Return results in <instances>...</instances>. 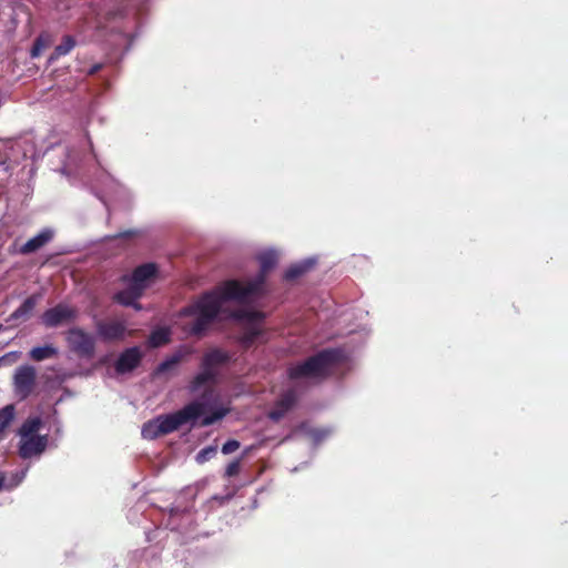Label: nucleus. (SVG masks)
Listing matches in <instances>:
<instances>
[{
    "label": "nucleus",
    "mask_w": 568,
    "mask_h": 568,
    "mask_svg": "<svg viewBox=\"0 0 568 568\" xmlns=\"http://www.w3.org/2000/svg\"><path fill=\"white\" fill-rule=\"evenodd\" d=\"M258 261L260 272L246 285L236 280L226 281L215 291L205 293L199 301L183 308V315L194 316L189 325L191 335L202 336L217 317L224 302L244 301L262 291L267 274L277 263V256L273 252H266L260 255Z\"/></svg>",
    "instance_id": "1"
},
{
    "label": "nucleus",
    "mask_w": 568,
    "mask_h": 568,
    "mask_svg": "<svg viewBox=\"0 0 568 568\" xmlns=\"http://www.w3.org/2000/svg\"><path fill=\"white\" fill-rule=\"evenodd\" d=\"M343 359L344 353L342 349L325 348L288 367L287 376L292 381L306 378L321 382L327 378Z\"/></svg>",
    "instance_id": "2"
},
{
    "label": "nucleus",
    "mask_w": 568,
    "mask_h": 568,
    "mask_svg": "<svg viewBox=\"0 0 568 568\" xmlns=\"http://www.w3.org/2000/svg\"><path fill=\"white\" fill-rule=\"evenodd\" d=\"M207 408V403L202 400H193L178 412L159 415L158 427L160 432H162L164 435H168L178 430L182 425L197 419L206 413Z\"/></svg>",
    "instance_id": "3"
},
{
    "label": "nucleus",
    "mask_w": 568,
    "mask_h": 568,
    "mask_svg": "<svg viewBox=\"0 0 568 568\" xmlns=\"http://www.w3.org/2000/svg\"><path fill=\"white\" fill-rule=\"evenodd\" d=\"M236 320L244 321L245 326L240 336V343L244 348H250L255 342L261 341L264 331L260 327L265 314L260 311H237L232 314Z\"/></svg>",
    "instance_id": "4"
},
{
    "label": "nucleus",
    "mask_w": 568,
    "mask_h": 568,
    "mask_svg": "<svg viewBox=\"0 0 568 568\" xmlns=\"http://www.w3.org/2000/svg\"><path fill=\"white\" fill-rule=\"evenodd\" d=\"M67 341L71 349L81 357H92L95 351L94 337L80 327L70 328Z\"/></svg>",
    "instance_id": "5"
},
{
    "label": "nucleus",
    "mask_w": 568,
    "mask_h": 568,
    "mask_svg": "<svg viewBox=\"0 0 568 568\" xmlns=\"http://www.w3.org/2000/svg\"><path fill=\"white\" fill-rule=\"evenodd\" d=\"M36 369L30 365H23L17 368L13 376V386L16 394L24 399L31 395L36 386Z\"/></svg>",
    "instance_id": "6"
},
{
    "label": "nucleus",
    "mask_w": 568,
    "mask_h": 568,
    "mask_svg": "<svg viewBox=\"0 0 568 568\" xmlns=\"http://www.w3.org/2000/svg\"><path fill=\"white\" fill-rule=\"evenodd\" d=\"M77 317V311L63 304L47 310L42 316V323L47 327H57L64 322L72 321Z\"/></svg>",
    "instance_id": "7"
},
{
    "label": "nucleus",
    "mask_w": 568,
    "mask_h": 568,
    "mask_svg": "<svg viewBox=\"0 0 568 568\" xmlns=\"http://www.w3.org/2000/svg\"><path fill=\"white\" fill-rule=\"evenodd\" d=\"M48 435L29 436L20 438L19 456L22 459H29L33 456L41 455L48 446Z\"/></svg>",
    "instance_id": "8"
},
{
    "label": "nucleus",
    "mask_w": 568,
    "mask_h": 568,
    "mask_svg": "<svg viewBox=\"0 0 568 568\" xmlns=\"http://www.w3.org/2000/svg\"><path fill=\"white\" fill-rule=\"evenodd\" d=\"M97 334L104 342L123 339L126 332L124 323L119 321H97Z\"/></svg>",
    "instance_id": "9"
},
{
    "label": "nucleus",
    "mask_w": 568,
    "mask_h": 568,
    "mask_svg": "<svg viewBox=\"0 0 568 568\" xmlns=\"http://www.w3.org/2000/svg\"><path fill=\"white\" fill-rule=\"evenodd\" d=\"M231 359V355L229 352L214 347L206 351L201 359L200 368H204L205 371H211L215 376H219V369L227 364Z\"/></svg>",
    "instance_id": "10"
},
{
    "label": "nucleus",
    "mask_w": 568,
    "mask_h": 568,
    "mask_svg": "<svg viewBox=\"0 0 568 568\" xmlns=\"http://www.w3.org/2000/svg\"><path fill=\"white\" fill-rule=\"evenodd\" d=\"M140 347L133 346L124 349L114 363V369L118 374H126L135 369L142 361Z\"/></svg>",
    "instance_id": "11"
},
{
    "label": "nucleus",
    "mask_w": 568,
    "mask_h": 568,
    "mask_svg": "<svg viewBox=\"0 0 568 568\" xmlns=\"http://www.w3.org/2000/svg\"><path fill=\"white\" fill-rule=\"evenodd\" d=\"M297 396L294 389H288L275 402L274 407L268 413V418L273 422L281 420L296 404Z\"/></svg>",
    "instance_id": "12"
},
{
    "label": "nucleus",
    "mask_w": 568,
    "mask_h": 568,
    "mask_svg": "<svg viewBox=\"0 0 568 568\" xmlns=\"http://www.w3.org/2000/svg\"><path fill=\"white\" fill-rule=\"evenodd\" d=\"M158 273V267L154 263H145L134 268L130 283L132 285H138L141 287V291L144 292L148 287V282L155 277Z\"/></svg>",
    "instance_id": "13"
},
{
    "label": "nucleus",
    "mask_w": 568,
    "mask_h": 568,
    "mask_svg": "<svg viewBox=\"0 0 568 568\" xmlns=\"http://www.w3.org/2000/svg\"><path fill=\"white\" fill-rule=\"evenodd\" d=\"M53 231L50 229H43L39 234L27 241L18 252L22 255H29L42 248L53 239Z\"/></svg>",
    "instance_id": "14"
},
{
    "label": "nucleus",
    "mask_w": 568,
    "mask_h": 568,
    "mask_svg": "<svg viewBox=\"0 0 568 568\" xmlns=\"http://www.w3.org/2000/svg\"><path fill=\"white\" fill-rule=\"evenodd\" d=\"M40 295L32 294L24 300V302L10 314L9 321H27L30 318L33 310L36 308Z\"/></svg>",
    "instance_id": "15"
},
{
    "label": "nucleus",
    "mask_w": 568,
    "mask_h": 568,
    "mask_svg": "<svg viewBox=\"0 0 568 568\" xmlns=\"http://www.w3.org/2000/svg\"><path fill=\"white\" fill-rule=\"evenodd\" d=\"M142 295L143 292L141 291V287L130 283L129 287L113 295V301L120 305L130 306L133 305Z\"/></svg>",
    "instance_id": "16"
},
{
    "label": "nucleus",
    "mask_w": 568,
    "mask_h": 568,
    "mask_svg": "<svg viewBox=\"0 0 568 568\" xmlns=\"http://www.w3.org/2000/svg\"><path fill=\"white\" fill-rule=\"evenodd\" d=\"M217 377L214 373H211V371H205L204 368H201V372L197 373L192 381L189 384V390L191 393H196L200 390L202 386L209 383H215Z\"/></svg>",
    "instance_id": "17"
},
{
    "label": "nucleus",
    "mask_w": 568,
    "mask_h": 568,
    "mask_svg": "<svg viewBox=\"0 0 568 568\" xmlns=\"http://www.w3.org/2000/svg\"><path fill=\"white\" fill-rule=\"evenodd\" d=\"M42 419L38 416L27 418L18 430L20 438L39 436L38 432L42 427Z\"/></svg>",
    "instance_id": "18"
},
{
    "label": "nucleus",
    "mask_w": 568,
    "mask_h": 568,
    "mask_svg": "<svg viewBox=\"0 0 568 568\" xmlns=\"http://www.w3.org/2000/svg\"><path fill=\"white\" fill-rule=\"evenodd\" d=\"M185 355L186 354L181 351L174 353L171 357L166 358L165 361L158 365L153 375L160 376L169 371L174 369L183 361Z\"/></svg>",
    "instance_id": "19"
},
{
    "label": "nucleus",
    "mask_w": 568,
    "mask_h": 568,
    "mask_svg": "<svg viewBox=\"0 0 568 568\" xmlns=\"http://www.w3.org/2000/svg\"><path fill=\"white\" fill-rule=\"evenodd\" d=\"M16 418L14 404L6 405L0 408V440L4 438L6 429L11 425Z\"/></svg>",
    "instance_id": "20"
},
{
    "label": "nucleus",
    "mask_w": 568,
    "mask_h": 568,
    "mask_svg": "<svg viewBox=\"0 0 568 568\" xmlns=\"http://www.w3.org/2000/svg\"><path fill=\"white\" fill-rule=\"evenodd\" d=\"M312 266L313 262L311 261H303L301 263L291 265L284 273V280L287 282L297 280L306 272H308L312 268Z\"/></svg>",
    "instance_id": "21"
},
{
    "label": "nucleus",
    "mask_w": 568,
    "mask_h": 568,
    "mask_svg": "<svg viewBox=\"0 0 568 568\" xmlns=\"http://www.w3.org/2000/svg\"><path fill=\"white\" fill-rule=\"evenodd\" d=\"M57 354H58V349L54 346L44 345V346L33 347L30 351L29 356L33 361L41 362V361H44L48 358H52V357L57 356Z\"/></svg>",
    "instance_id": "22"
},
{
    "label": "nucleus",
    "mask_w": 568,
    "mask_h": 568,
    "mask_svg": "<svg viewBox=\"0 0 568 568\" xmlns=\"http://www.w3.org/2000/svg\"><path fill=\"white\" fill-rule=\"evenodd\" d=\"M170 342V331L168 328H156L149 336L151 347H160Z\"/></svg>",
    "instance_id": "23"
},
{
    "label": "nucleus",
    "mask_w": 568,
    "mask_h": 568,
    "mask_svg": "<svg viewBox=\"0 0 568 568\" xmlns=\"http://www.w3.org/2000/svg\"><path fill=\"white\" fill-rule=\"evenodd\" d=\"M159 419L158 417L146 422L142 426V437L149 440L155 439L158 437L164 436L162 432L159 429Z\"/></svg>",
    "instance_id": "24"
},
{
    "label": "nucleus",
    "mask_w": 568,
    "mask_h": 568,
    "mask_svg": "<svg viewBox=\"0 0 568 568\" xmlns=\"http://www.w3.org/2000/svg\"><path fill=\"white\" fill-rule=\"evenodd\" d=\"M77 41L72 36H64L61 42L55 47L54 53L57 57L67 55L75 47Z\"/></svg>",
    "instance_id": "25"
},
{
    "label": "nucleus",
    "mask_w": 568,
    "mask_h": 568,
    "mask_svg": "<svg viewBox=\"0 0 568 568\" xmlns=\"http://www.w3.org/2000/svg\"><path fill=\"white\" fill-rule=\"evenodd\" d=\"M227 414V409L219 408L214 410L212 414L206 415L201 420V426L206 427L213 425L214 423L221 420Z\"/></svg>",
    "instance_id": "26"
},
{
    "label": "nucleus",
    "mask_w": 568,
    "mask_h": 568,
    "mask_svg": "<svg viewBox=\"0 0 568 568\" xmlns=\"http://www.w3.org/2000/svg\"><path fill=\"white\" fill-rule=\"evenodd\" d=\"M217 453L216 446H207L201 449L196 455V462L203 464L213 458Z\"/></svg>",
    "instance_id": "27"
},
{
    "label": "nucleus",
    "mask_w": 568,
    "mask_h": 568,
    "mask_svg": "<svg viewBox=\"0 0 568 568\" xmlns=\"http://www.w3.org/2000/svg\"><path fill=\"white\" fill-rule=\"evenodd\" d=\"M240 469H241V459L239 458V459L231 462L227 465L224 475L227 478L234 477V476L239 475Z\"/></svg>",
    "instance_id": "28"
},
{
    "label": "nucleus",
    "mask_w": 568,
    "mask_h": 568,
    "mask_svg": "<svg viewBox=\"0 0 568 568\" xmlns=\"http://www.w3.org/2000/svg\"><path fill=\"white\" fill-rule=\"evenodd\" d=\"M241 444L239 440L236 439H230L227 440L226 443L223 444L222 446V453L224 455H229V454H232L234 453L235 450H237L240 448Z\"/></svg>",
    "instance_id": "29"
},
{
    "label": "nucleus",
    "mask_w": 568,
    "mask_h": 568,
    "mask_svg": "<svg viewBox=\"0 0 568 568\" xmlns=\"http://www.w3.org/2000/svg\"><path fill=\"white\" fill-rule=\"evenodd\" d=\"M43 48H44V44H43L42 40L40 38H38L32 45L31 55L38 57L41 53V51L43 50Z\"/></svg>",
    "instance_id": "30"
},
{
    "label": "nucleus",
    "mask_w": 568,
    "mask_h": 568,
    "mask_svg": "<svg viewBox=\"0 0 568 568\" xmlns=\"http://www.w3.org/2000/svg\"><path fill=\"white\" fill-rule=\"evenodd\" d=\"M103 68V64L102 63H95L93 64L89 71H88V74L89 75H93V74H97L101 69Z\"/></svg>",
    "instance_id": "31"
},
{
    "label": "nucleus",
    "mask_w": 568,
    "mask_h": 568,
    "mask_svg": "<svg viewBox=\"0 0 568 568\" xmlns=\"http://www.w3.org/2000/svg\"><path fill=\"white\" fill-rule=\"evenodd\" d=\"M3 487H4V473L0 471V491L3 489Z\"/></svg>",
    "instance_id": "32"
},
{
    "label": "nucleus",
    "mask_w": 568,
    "mask_h": 568,
    "mask_svg": "<svg viewBox=\"0 0 568 568\" xmlns=\"http://www.w3.org/2000/svg\"><path fill=\"white\" fill-rule=\"evenodd\" d=\"M131 306H132L133 308L138 310V311H140V310L142 308L141 304H140L138 301H135V302H134V304H133V305H131Z\"/></svg>",
    "instance_id": "33"
},
{
    "label": "nucleus",
    "mask_w": 568,
    "mask_h": 568,
    "mask_svg": "<svg viewBox=\"0 0 568 568\" xmlns=\"http://www.w3.org/2000/svg\"><path fill=\"white\" fill-rule=\"evenodd\" d=\"M16 485H19V481H16L14 486H16ZM12 487H13V485L7 486V485L4 484V487H3V488L10 489V488H12Z\"/></svg>",
    "instance_id": "34"
},
{
    "label": "nucleus",
    "mask_w": 568,
    "mask_h": 568,
    "mask_svg": "<svg viewBox=\"0 0 568 568\" xmlns=\"http://www.w3.org/2000/svg\"><path fill=\"white\" fill-rule=\"evenodd\" d=\"M2 329H3V325H2V324H0V331H2Z\"/></svg>",
    "instance_id": "35"
}]
</instances>
